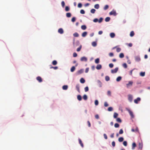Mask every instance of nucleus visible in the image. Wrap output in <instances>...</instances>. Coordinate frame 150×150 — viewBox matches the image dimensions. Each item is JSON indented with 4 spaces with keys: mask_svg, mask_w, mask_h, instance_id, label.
Listing matches in <instances>:
<instances>
[{
    "mask_svg": "<svg viewBox=\"0 0 150 150\" xmlns=\"http://www.w3.org/2000/svg\"><path fill=\"white\" fill-rule=\"evenodd\" d=\"M110 77L108 76H106L105 77V80L106 81H108L110 80Z\"/></svg>",
    "mask_w": 150,
    "mask_h": 150,
    "instance_id": "a19ab883",
    "label": "nucleus"
},
{
    "mask_svg": "<svg viewBox=\"0 0 150 150\" xmlns=\"http://www.w3.org/2000/svg\"><path fill=\"white\" fill-rule=\"evenodd\" d=\"M58 32L61 34H63L64 33L63 29L62 28L59 29L58 30Z\"/></svg>",
    "mask_w": 150,
    "mask_h": 150,
    "instance_id": "9b49d317",
    "label": "nucleus"
},
{
    "mask_svg": "<svg viewBox=\"0 0 150 150\" xmlns=\"http://www.w3.org/2000/svg\"><path fill=\"white\" fill-rule=\"evenodd\" d=\"M136 146V144L135 143H133L132 144V149H134L135 147Z\"/></svg>",
    "mask_w": 150,
    "mask_h": 150,
    "instance_id": "6ab92c4d",
    "label": "nucleus"
},
{
    "mask_svg": "<svg viewBox=\"0 0 150 150\" xmlns=\"http://www.w3.org/2000/svg\"><path fill=\"white\" fill-rule=\"evenodd\" d=\"M65 11H69V7L68 6H66L65 7Z\"/></svg>",
    "mask_w": 150,
    "mask_h": 150,
    "instance_id": "c03bdc74",
    "label": "nucleus"
},
{
    "mask_svg": "<svg viewBox=\"0 0 150 150\" xmlns=\"http://www.w3.org/2000/svg\"><path fill=\"white\" fill-rule=\"evenodd\" d=\"M109 14L110 15H113L115 16H116L117 15V13L115 11L113 10L111 11L110 13Z\"/></svg>",
    "mask_w": 150,
    "mask_h": 150,
    "instance_id": "20e7f679",
    "label": "nucleus"
},
{
    "mask_svg": "<svg viewBox=\"0 0 150 150\" xmlns=\"http://www.w3.org/2000/svg\"><path fill=\"white\" fill-rule=\"evenodd\" d=\"M99 62V58H97L95 60V62L96 64H98Z\"/></svg>",
    "mask_w": 150,
    "mask_h": 150,
    "instance_id": "58836bf2",
    "label": "nucleus"
},
{
    "mask_svg": "<svg viewBox=\"0 0 150 150\" xmlns=\"http://www.w3.org/2000/svg\"><path fill=\"white\" fill-rule=\"evenodd\" d=\"M123 144L125 146H126L127 145V142L126 141H125L123 142Z\"/></svg>",
    "mask_w": 150,
    "mask_h": 150,
    "instance_id": "5fc2aeb1",
    "label": "nucleus"
},
{
    "mask_svg": "<svg viewBox=\"0 0 150 150\" xmlns=\"http://www.w3.org/2000/svg\"><path fill=\"white\" fill-rule=\"evenodd\" d=\"M112 145L113 147H114L115 146V142L114 141H113L112 142Z\"/></svg>",
    "mask_w": 150,
    "mask_h": 150,
    "instance_id": "69168bd1",
    "label": "nucleus"
},
{
    "mask_svg": "<svg viewBox=\"0 0 150 150\" xmlns=\"http://www.w3.org/2000/svg\"><path fill=\"white\" fill-rule=\"evenodd\" d=\"M122 79V77L121 76H118L117 77V78L116 79V81L117 82L119 81H120Z\"/></svg>",
    "mask_w": 150,
    "mask_h": 150,
    "instance_id": "b1692460",
    "label": "nucleus"
},
{
    "mask_svg": "<svg viewBox=\"0 0 150 150\" xmlns=\"http://www.w3.org/2000/svg\"><path fill=\"white\" fill-rule=\"evenodd\" d=\"M80 12L82 14H84L85 13L83 9H81V10Z\"/></svg>",
    "mask_w": 150,
    "mask_h": 150,
    "instance_id": "864d4df0",
    "label": "nucleus"
},
{
    "mask_svg": "<svg viewBox=\"0 0 150 150\" xmlns=\"http://www.w3.org/2000/svg\"><path fill=\"white\" fill-rule=\"evenodd\" d=\"M77 98L78 100H79V101L81 100L82 99L81 97V96L80 95H79L77 96Z\"/></svg>",
    "mask_w": 150,
    "mask_h": 150,
    "instance_id": "393cba45",
    "label": "nucleus"
},
{
    "mask_svg": "<svg viewBox=\"0 0 150 150\" xmlns=\"http://www.w3.org/2000/svg\"><path fill=\"white\" fill-rule=\"evenodd\" d=\"M116 121L119 123H121L122 122V120L120 118H117L116 119Z\"/></svg>",
    "mask_w": 150,
    "mask_h": 150,
    "instance_id": "c756f323",
    "label": "nucleus"
},
{
    "mask_svg": "<svg viewBox=\"0 0 150 150\" xmlns=\"http://www.w3.org/2000/svg\"><path fill=\"white\" fill-rule=\"evenodd\" d=\"M36 79L39 82H41L42 81V78L40 76H38L36 78Z\"/></svg>",
    "mask_w": 150,
    "mask_h": 150,
    "instance_id": "1a4fd4ad",
    "label": "nucleus"
},
{
    "mask_svg": "<svg viewBox=\"0 0 150 150\" xmlns=\"http://www.w3.org/2000/svg\"><path fill=\"white\" fill-rule=\"evenodd\" d=\"M110 18L109 17H106L105 19V21L106 22H108L110 21Z\"/></svg>",
    "mask_w": 150,
    "mask_h": 150,
    "instance_id": "72a5a7b5",
    "label": "nucleus"
},
{
    "mask_svg": "<svg viewBox=\"0 0 150 150\" xmlns=\"http://www.w3.org/2000/svg\"><path fill=\"white\" fill-rule=\"evenodd\" d=\"M115 48H116V51L117 52H120L121 50V49L119 47H117V46L114 47L113 49H114Z\"/></svg>",
    "mask_w": 150,
    "mask_h": 150,
    "instance_id": "9d476101",
    "label": "nucleus"
},
{
    "mask_svg": "<svg viewBox=\"0 0 150 150\" xmlns=\"http://www.w3.org/2000/svg\"><path fill=\"white\" fill-rule=\"evenodd\" d=\"M139 148L140 149H141L142 147V145L141 143H139Z\"/></svg>",
    "mask_w": 150,
    "mask_h": 150,
    "instance_id": "ea45409f",
    "label": "nucleus"
},
{
    "mask_svg": "<svg viewBox=\"0 0 150 150\" xmlns=\"http://www.w3.org/2000/svg\"><path fill=\"white\" fill-rule=\"evenodd\" d=\"M68 86L67 85H64L62 87V89L64 90H67L68 88Z\"/></svg>",
    "mask_w": 150,
    "mask_h": 150,
    "instance_id": "dca6fc26",
    "label": "nucleus"
},
{
    "mask_svg": "<svg viewBox=\"0 0 150 150\" xmlns=\"http://www.w3.org/2000/svg\"><path fill=\"white\" fill-rule=\"evenodd\" d=\"M135 61L137 62H139L141 60V59L139 56H136L135 57Z\"/></svg>",
    "mask_w": 150,
    "mask_h": 150,
    "instance_id": "7ed1b4c3",
    "label": "nucleus"
},
{
    "mask_svg": "<svg viewBox=\"0 0 150 150\" xmlns=\"http://www.w3.org/2000/svg\"><path fill=\"white\" fill-rule=\"evenodd\" d=\"M87 34V32H84L82 33V36L83 37H84L86 36Z\"/></svg>",
    "mask_w": 150,
    "mask_h": 150,
    "instance_id": "2eb2a0df",
    "label": "nucleus"
},
{
    "mask_svg": "<svg viewBox=\"0 0 150 150\" xmlns=\"http://www.w3.org/2000/svg\"><path fill=\"white\" fill-rule=\"evenodd\" d=\"M73 36L74 37H77L79 36V35L77 33H75L73 34Z\"/></svg>",
    "mask_w": 150,
    "mask_h": 150,
    "instance_id": "7c9ffc66",
    "label": "nucleus"
},
{
    "mask_svg": "<svg viewBox=\"0 0 150 150\" xmlns=\"http://www.w3.org/2000/svg\"><path fill=\"white\" fill-rule=\"evenodd\" d=\"M140 75L142 76H144L145 75V72H141L140 74Z\"/></svg>",
    "mask_w": 150,
    "mask_h": 150,
    "instance_id": "f704fd0d",
    "label": "nucleus"
},
{
    "mask_svg": "<svg viewBox=\"0 0 150 150\" xmlns=\"http://www.w3.org/2000/svg\"><path fill=\"white\" fill-rule=\"evenodd\" d=\"M123 66L125 68H126L127 67V66L126 63H124L123 64Z\"/></svg>",
    "mask_w": 150,
    "mask_h": 150,
    "instance_id": "bf43d9fd",
    "label": "nucleus"
},
{
    "mask_svg": "<svg viewBox=\"0 0 150 150\" xmlns=\"http://www.w3.org/2000/svg\"><path fill=\"white\" fill-rule=\"evenodd\" d=\"M114 126L116 128H118L119 127V125L118 123H115L114 125Z\"/></svg>",
    "mask_w": 150,
    "mask_h": 150,
    "instance_id": "a18cd8bd",
    "label": "nucleus"
},
{
    "mask_svg": "<svg viewBox=\"0 0 150 150\" xmlns=\"http://www.w3.org/2000/svg\"><path fill=\"white\" fill-rule=\"evenodd\" d=\"M113 110V108L112 107H109L108 108V110L109 111H112Z\"/></svg>",
    "mask_w": 150,
    "mask_h": 150,
    "instance_id": "49530a36",
    "label": "nucleus"
},
{
    "mask_svg": "<svg viewBox=\"0 0 150 150\" xmlns=\"http://www.w3.org/2000/svg\"><path fill=\"white\" fill-rule=\"evenodd\" d=\"M98 83L99 84V86L100 87H101V86H102V83H101L99 80L98 81Z\"/></svg>",
    "mask_w": 150,
    "mask_h": 150,
    "instance_id": "de8ad7c7",
    "label": "nucleus"
},
{
    "mask_svg": "<svg viewBox=\"0 0 150 150\" xmlns=\"http://www.w3.org/2000/svg\"><path fill=\"white\" fill-rule=\"evenodd\" d=\"M82 6V4L81 3H79L78 5V7L79 8H81Z\"/></svg>",
    "mask_w": 150,
    "mask_h": 150,
    "instance_id": "4d7b16f0",
    "label": "nucleus"
},
{
    "mask_svg": "<svg viewBox=\"0 0 150 150\" xmlns=\"http://www.w3.org/2000/svg\"><path fill=\"white\" fill-rule=\"evenodd\" d=\"M104 105L105 107H107L108 106V104L107 102H105L104 103Z\"/></svg>",
    "mask_w": 150,
    "mask_h": 150,
    "instance_id": "13d9d810",
    "label": "nucleus"
},
{
    "mask_svg": "<svg viewBox=\"0 0 150 150\" xmlns=\"http://www.w3.org/2000/svg\"><path fill=\"white\" fill-rule=\"evenodd\" d=\"M107 95H108L110 96H111V93L110 91H108Z\"/></svg>",
    "mask_w": 150,
    "mask_h": 150,
    "instance_id": "052dcab7",
    "label": "nucleus"
},
{
    "mask_svg": "<svg viewBox=\"0 0 150 150\" xmlns=\"http://www.w3.org/2000/svg\"><path fill=\"white\" fill-rule=\"evenodd\" d=\"M52 64L54 65H56L57 64V62L56 60H54L52 62Z\"/></svg>",
    "mask_w": 150,
    "mask_h": 150,
    "instance_id": "2f4dec72",
    "label": "nucleus"
},
{
    "mask_svg": "<svg viewBox=\"0 0 150 150\" xmlns=\"http://www.w3.org/2000/svg\"><path fill=\"white\" fill-rule=\"evenodd\" d=\"M133 83V82L132 81H129V83L127 84V88H128L129 86H132Z\"/></svg>",
    "mask_w": 150,
    "mask_h": 150,
    "instance_id": "6e6552de",
    "label": "nucleus"
},
{
    "mask_svg": "<svg viewBox=\"0 0 150 150\" xmlns=\"http://www.w3.org/2000/svg\"><path fill=\"white\" fill-rule=\"evenodd\" d=\"M83 72V69H80L78 71V74H80L82 73Z\"/></svg>",
    "mask_w": 150,
    "mask_h": 150,
    "instance_id": "4c0bfd02",
    "label": "nucleus"
},
{
    "mask_svg": "<svg viewBox=\"0 0 150 150\" xmlns=\"http://www.w3.org/2000/svg\"><path fill=\"white\" fill-rule=\"evenodd\" d=\"M81 27V28L83 30H85L86 28V27L85 25H82Z\"/></svg>",
    "mask_w": 150,
    "mask_h": 150,
    "instance_id": "a878e982",
    "label": "nucleus"
},
{
    "mask_svg": "<svg viewBox=\"0 0 150 150\" xmlns=\"http://www.w3.org/2000/svg\"><path fill=\"white\" fill-rule=\"evenodd\" d=\"M87 58L84 57H82L81 58V61L86 62L87 61Z\"/></svg>",
    "mask_w": 150,
    "mask_h": 150,
    "instance_id": "0eeeda50",
    "label": "nucleus"
},
{
    "mask_svg": "<svg viewBox=\"0 0 150 150\" xmlns=\"http://www.w3.org/2000/svg\"><path fill=\"white\" fill-rule=\"evenodd\" d=\"M109 8V6L108 5H106L104 7L103 9L104 10H105Z\"/></svg>",
    "mask_w": 150,
    "mask_h": 150,
    "instance_id": "c9c22d12",
    "label": "nucleus"
},
{
    "mask_svg": "<svg viewBox=\"0 0 150 150\" xmlns=\"http://www.w3.org/2000/svg\"><path fill=\"white\" fill-rule=\"evenodd\" d=\"M110 36L111 38H114L115 36V34L113 33H112L110 34Z\"/></svg>",
    "mask_w": 150,
    "mask_h": 150,
    "instance_id": "ddd939ff",
    "label": "nucleus"
},
{
    "mask_svg": "<svg viewBox=\"0 0 150 150\" xmlns=\"http://www.w3.org/2000/svg\"><path fill=\"white\" fill-rule=\"evenodd\" d=\"M134 32L133 31H132L131 32L130 34V36L131 37H132L133 36H134Z\"/></svg>",
    "mask_w": 150,
    "mask_h": 150,
    "instance_id": "4be33fe9",
    "label": "nucleus"
},
{
    "mask_svg": "<svg viewBox=\"0 0 150 150\" xmlns=\"http://www.w3.org/2000/svg\"><path fill=\"white\" fill-rule=\"evenodd\" d=\"M101 68L102 66L100 64H98L96 67V68L98 70L100 69Z\"/></svg>",
    "mask_w": 150,
    "mask_h": 150,
    "instance_id": "4468645a",
    "label": "nucleus"
},
{
    "mask_svg": "<svg viewBox=\"0 0 150 150\" xmlns=\"http://www.w3.org/2000/svg\"><path fill=\"white\" fill-rule=\"evenodd\" d=\"M118 114L116 112H115L114 114L113 117L115 118H116L118 116Z\"/></svg>",
    "mask_w": 150,
    "mask_h": 150,
    "instance_id": "f3484780",
    "label": "nucleus"
},
{
    "mask_svg": "<svg viewBox=\"0 0 150 150\" xmlns=\"http://www.w3.org/2000/svg\"><path fill=\"white\" fill-rule=\"evenodd\" d=\"M66 16L67 17L69 18L71 17V14L70 13H66Z\"/></svg>",
    "mask_w": 150,
    "mask_h": 150,
    "instance_id": "c85d7f7f",
    "label": "nucleus"
},
{
    "mask_svg": "<svg viewBox=\"0 0 150 150\" xmlns=\"http://www.w3.org/2000/svg\"><path fill=\"white\" fill-rule=\"evenodd\" d=\"M83 98L84 100H86L88 98L87 95H84L83 96Z\"/></svg>",
    "mask_w": 150,
    "mask_h": 150,
    "instance_id": "e433bc0d",
    "label": "nucleus"
},
{
    "mask_svg": "<svg viewBox=\"0 0 150 150\" xmlns=\"http://www.w3.org/2000/svg\"><path fill=\"white\" fill-rule=\"evenodd\" d=\"M93 21L94 22H97L98 21V19L97 18H95L93 20Z\"/></svg>",
    "mask_w": 150,
    "mask_h": 150,
    "instance_id": "774afa93",
    "label": "nucleus"
},
{
    "mask_svg": "<svg viewBox=\"0 0 150 150\" xmlns=\"http://www.w3.org/2000/svg\"><path fill=\"white\" fill-rule=\"evenodd\" d=\"M84 90H85V92H87L88 91V86H86V87L85 88H84Z\"/></svg>",
    "mask_w": 150,
    "mask_h": 150,
    "instance_id": "6e6d98bb",
    "label": "nucleus"
},
{
    "mask_svg": "<svg viewBox=\"0 0 150 150\" xmlns=\"http://www.w3.org/2000/svg\"><path fill=\"white\" fill-rule=\"evenodd\" d=\"M103 20V18H100L99 20H98V22L99 23H101Z\"/></svg>",
    "mask_w": 150,
    "mask_h": 150,
    "instance_id": "3c124183",
    "label": "nucleus"
},
{
    "mask_svg": "<svg viewBox=\"0 0 150 150\" xmlns=\"http://www.w3.org/2000/svg\"><path fill=\"white\" fill-rule=\"evenodd\" d=\"M65 3L64 1H63L61 2V5L63 7H64L65 6Z\"/></svg>",
    "mask_w": 150,
    "mask_h": 150,
    "instance_id": "603ef678",
    "label": "nucleus"
},
{
    "mask_svg": "<svg viewBox=\"0 0 150 150\" xmlns=\"http://www.w3.org/2000/svg\"><path fill=\"white\" fill-rule=\"evenodd\" d=\"M75 69V68L74 66H73L71 69V72H74Z\"/></svg>",
    "mask_w": 150,
    "mask_h": 150,
    "instance_id": "5701e85b",
    "label": "nucleus"
},
{
    "mask_svg": "<svg viewBox=\"0 0 150 150\" xmlns=\"http://www.w3.org/2000/svg\"><path fill=\"white\" fill-rule=\"evenodd\" d=\"M123 130L122 129H121L119 132V134H122L123 133Z\"/></svg>",
    "mask_w": 150,
    "mask_h": 150,
    "instance_id": "09e8293b",
    "label": "nucleus"
},
{
    "mask_svg": "<svg viewBox=\"0 0 150 150\" xmlns=\"http://www.w3.org/2000/svg\"><path fill=\"white\" fill-rule=\"evenodd\" d=\"M79 143L80 144L81 146L83 148L84 146L83 144V143L82 142L81 140L80 139H79Z\"/></svg>",
    "mask_w": 150,
    "mask_h": 150,
    "instance_id": "f8f14e48",
    "label": "nucleus"
},
{
    "mask_svg": "<svg viewBox=\"0 0 150 150\" xmlns=\"http://www.w3.org/2000/svg\"><path fill=\"white\" fill-rule=\"evenodd\" d=\"M119 56L120 58H122L124 57V54L123 53H121L119 54Z\"/></svg>",
    "mask_w": 150,
    "mask_h": 150,
    "instance_id": "cd10ccee",
    "label": "nucleus"
},
{
    "mask_svg": "<svg viewBox=\"0 0 150 150\" xmlns=\"http://www.w3.org/2000/svg\"><path fill=\"white\" fill-rule=\"evenodd\" d=\"M140 98L139 97H138L136 99L134 100V102L135 103L137 104L138 103V102L140 101Z\"/></svg>",
    "mask_w": 150,
    "mask_h": 150,
    "instance_id": "39448f33",
    "label": "nucleus"
},
{
    "mask_svg": "<svg viewBox=\"0 0 150 150\" xmlns=\"http://www.w3.org/2000/svg\"><path fill=\"white\" fill-rule=\"evenodd\" d=\"M124 140V138L122 137H120L118 139V141L120 142H122Z\"/></svg>",
    "mask_w": 150,
    "mask_h": 150,
    "instance_id": "aec40b11",
    "label": "nucleus"
},
{
    "mask_svg": "<svg viewBox=\"0 0 150 150\" xmlns=\"http://www.w3.org/2000/svg\"><path fill=\"white\" fill-rule=\"evenodd\" d=\"M126 110L128 111L131 117L132 118H134V116L132 112L129 109L127 108H126Z\"/></svg>",
    "mask_w": 150,
    "mask_h": 150,
    "instance_id": "f257e3e1",
    "label": "nucleus"
},
{
    "mask_svg": "<svg viewBox=\"0 0 150 150\" xmlns=\"http://www.w3.org/2000/svg\"><path fill=\"white\" fill-rule=\"evenodd\" d=\"M94 8L97 9H98L99 8V6L98 4H96L94 6Z\"/></svg>",
    "mask_w": 150,
    "mask_h": 150,
    "instance_id": "473e14b6",
    "label": "nucleus"
},
{
    "mask_svg": "<svg viewBox=\"0 0 150 150\" xmlns=\"http://www.w3.org/2000/svg\"><path fill=\"white\" fill-rule=\"evenodd\" d=\"M92 45L93 47H96L97 45V43L96 42H93L92 43Z\"/></svg>",
    "mask_w": 150,
    "mask_h": 150,
    "instance_id": "bb28decb",
    "label": "nucleus"
},
{
    "mask_svg": "<svg viewBox=\"0 0 150 150\" xmlns=\"http://www.w3.org/2000/svg\"><path fill=\"white\" fill-rule=\"evenodd\" d=\"M133 98L131 95H129L128 96V99L130 102L132 101Z\"/></svg>",
    "mask_w": 150,
    "mask_h": 150,
    "instance_id": "423d86ee",
    "label": "nucleus"
},
{
    "mask_svg": "<svg viewBox=\"0 0 150 150\" xmlns=\"http://www.w3.org/2000/svg\"><path fill=\"white\" fill-rule=\"evenodd\" d=\"M109 67L111 68H112L113 67V64L112 63H110L109 64Z\"/></svg>",
    "mask_w": 150,
    "mask_h": 150,
    "instance_id": "680f3d73",
    "label": "nucleus"
},
{
    "mask_svg": "<svg viewBox=\"0 0 150 150\" xmlns=\"http://www.w3.org/2000/svg\"><path fill=\"white\" fill-rule=\"evenodd\" d=\"M118 70V68L116 67L114 69H112L111 70V73L113 74L116 73L117 71Z\"/></svg>",
    "mask_w": 150,
    "mask_h": 150,
    "instance_id": "f03ea898",
    "label": "nucleus"
},
{
    "mask_svg": "<svg viewBox=\"0 0 150 150\" xmlns=\"http://www.w3.org/2000/svg\"><path fill=\"white\" fill-rule=\"evenodd\" d=\"M95 104L96 105H97L98 104V102L97 100H96L95 101Z\"/></svg>",
    "mask_w": 150,
    "mask_h": 150,
    "instance_id": "8fccbe9b",
    "label": "nucleus"
},
{
    "mask_svg": "<svg viewBox=\"0 0 150 150\" xmlns=\"http://www.w3.org/2000/svg\"><path fill=\"white\" fill-rule=\"evenodd\" d=\"M75 20H76L75 18L74 17L72 18L71 21L72 22H74L75 21Z\"/></svg>",
    "mask_w": 150,
    "mask_h": 150,
    "instance_id": "338daca9",
    "label": "nucleus"
},
{
    "mask_svg": "<svg viewBox=\"0 0 150 150\" xmlns=\"http://www.w3.org/2000/svg\"><path fill=\"white\" fill-rule=\"evenodd\" d=\"M103 136L105 139H108L107 136L106 134H103Z\"/></svg>",
    "mask_w": 150,
    "mask_h": 150,
    "instance_id": "0e129e2a",
    "label": "nucleus"
},
{
    "mask_svg": "<svg viewBox=\"0 0 150 150\" xmlns=\"http://www.w3.org/2000/svg\"><path fill=\"white\" fill-rule=\"evenodd\" d=\"M76 90H77V91L79 92H80V89H79V84H77L76 86Z\"/></svg>",
    "mask_w": 150,
    "mask_h": 150,
    "instance_id": "a211bd4d",
    "label": "nucleus"
},
{
    "mask_svg": "<svg viewBox=\"0 0 150 150\" xmlns=\"http://www.w3.org/2000/svg\"><path fill=\"white\" fill-rule=\"evenodd\" d=\"M85 80L83 78H81L80 80V82L81 83H83L85 82Z\"/></svg>",
    "mask_w": 150,
    "mask_h": 150,
    "instance_id": "412c9836",
    "label": "nucleus"
},
{
    "mask_svg": "<svg viewBox=\"0 0 150 150\" xmlns=\"http://www.w3.org/2000/svg\"><path fill=\"white\" fill-rule=\"evenodd\" d=\"M77 54L76 53V52H74L73 54V56L74 57H76L77 56Z\"/></svg>",
    "mask_w": 150,
    "mask_h": 150,
    "instance_id": "e2e57ef3",
    "label": "nucleus"
},
{
    "mask_svg": "<svg viewBox=\"0 0 150 150\" xmlns=\"http://www.w3.org/2000/svg\"><path fill=\"white\" fill-rule=\"evenodd\" d=\"M81 48V45L79 47H78V48H77V49L76 50V51L77 52H79L80 51Z\"/></svg>",
    "mask_w": 150,
    "mask_h": 150,
    "instance_id": "37998d69",
    "label": "nucleus"
},
{
    "mask_svg": "<svg viewBox=\"0 0 150 150\" xmlns=\"http://www.w3.org/2000/svg\"><path fill=\"white\" fill-rule=\"evenodd\" d=\"M96 11V10L94 9H92L91 10V12L92 13H94Z\"/></svg>",
    "mask_w": 150,
    "mask_h": 150,
    "instance_id": "79ce46f5",
    "label": "nucleus"
}]
</instances>
